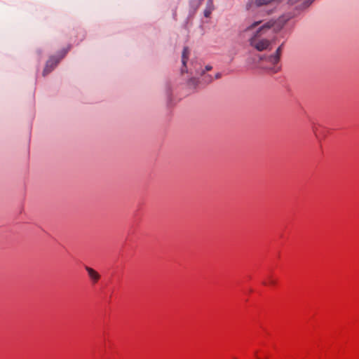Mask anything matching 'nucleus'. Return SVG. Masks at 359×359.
Wrapping results in <instances>:
<instances>
[{"label":"nucleus","instance_id":"f8f14e48","mask_svg":"<svg viewBox=\"0 0 359 359\" xmlns=\"http://www.w3.org/2000/svg\"><path fill=\"white\" fill-rule=\"evenodd\" d=\"M203 0H191L190 1L191 7L194 9V11H196L198 8L201 4Z\"/></svg>","mask_w":359,"mask_h":359},{"label":"nucleus","instance_id":"f257e3e1","mask_svg":"<svg viewBox=\"0 0 359 359\" xmlns=\"http://www.w3.org/2000/svg\"><path fill=\"white\" fill-rule=\"evenodd\" d=\"M275 24V21L270 20L262 26L254 33V34L249 39L250 45L258 51H263L269 49L271 45V41L264 38L263 36L266 34Z\"/></svg>","mask_w":359,"mask_h":359},{"label":"nucleus","instance_id":"423d86ee","mask_svg":"<svg viewBox=\"0 0 359 359\" xmlns=\"http://www.w3.org/2000/svg\"><path fill=\"white\" fill-rule=\"evenodd\" d=\"M85 269L88 272V274L90 278L91 279V280L94 283H97L100 278V274L96 271H95L93 269H92L89 266H86Z\"/></svg>","mask_w":359,"mask_h":359},{"label":"nucleus","instance_id":"ddd939ff","mask_svg":"<svg viewBox=\"0 0 359 359\" xmlns=\"http://www.w3.org/2000/svg\"><path fill=\"white\" fill-rule=\"evenodd\" d=\"M261 23H262V20L255 21L253 23H252L251 25H250L249 26H248L245 28V32L250 31V30L255 29L258 25H259Z\"/></svg>","mask_w":359,"mask_h":359},{"label":"nucleus","instance_id":"7ed1b4c3","mask_svg":"<svg viewBox=\"0 0 359 359\" xmlns=\"http://www.w3.org/2000/svg\"><path fill=\"white\" fill-rule=\"evenodd\" d=\"M271 59V55L264 58L261 57L259 67L267 70L270 73H276L280 70V66L278 65L279 62H273Z\"/></svg>","mask_w":359,"mask_h":359},{"label":"nucleus","instance_id":"20e7f679","mask_svg":"<svg viewBox=\"0 0 359 359\" xmlns=\"http://www.w3.org/2000/svg\"><path fill=\"white\" fill-rule=\"evenodd\" d=\"M63 56L64 55L60 56V57H57L55 56L50 57L46 62V66L43 70V76H46L47 74L51 72L59 63L60 60L63 57Z\"/></svg>","mask_w":359,"mask_h":359},{"label":"nucleus","instance_id":"6e6552de","mask_svg":"<svg viewBox=\"0 0 359 359\" xmlns=\"http://www.w3.org/2000/svg\"><path fill=\"white\" fill-rule=\"evenodd\" d=\"M214 9L215 6L213 4V0H208L206 4V7L204 10V16L205 18H209Z\"/></svg>","mask_w":359,"mask_h":359},{"label":"nucleus","instance_id":"39448f33","mask_svg":"<svg viewBox=\"0 0 359 359\" xmlns=\"http://www.w3.org/2000/svg\"><path fill=\"white\" fill-rule=\"evenodd\" d=\"M314 0H288L289 5L294 6L297 10H303L309 6Z\"/></svg>","mask_w":359,"mask_h":359},{"label":"nucleus","instance_id":"9b49d317","mask_svg":"<svg viewBox=\"0 0 359 359\" xmlns=\"http://www.w3.org/2000/svg\"><path fill=\"white\" fill-rule=\"evenodd\" d=\"M189 54V48L187 47H184L183 48L182 55V65H184V67L187 62Z\"/></svg>","mask_w":359,"mask_h":359},{"label":"nucleus","instance_id":"1a4fd4ad","mask_svg":"<svg viewBox=\"0 0 359 359\" xmlns=\"http://www.w3.org/2000/svg\"><path fill=\"white\" fill-rule=\"evenodd\" d=\"M282 46H280L275 51V53L271 55V60L272 62H279L280 61V55H281V52H282Z\"/></svg>","mask_w":359,"mask_h":359},{"label":"nucleus","instance_id":"2eb2a0df","mask_svg":"<svg viewBox=\"0 0 359 359\" xmlns=\"http://www.w3.org/2000/svg\"><path fill=\"white\" fill-rule=\"evenodd\" d=\"M188 72V70H187V65H185V67L183 65V67L181 69V74H184V73H187Z\"/></svg>","mask_w":359,"mask_h":359},{"label":"nucleus","instance_id":"4468645a","mask_svg":"<svg viewBox=\"0 0 359 359\" xmlns=\"http://www.w3.org/2000/svg\"><path fill=\"white\" fill-rule=\"evenodd\" d=\"M199 82L198 79L196 77H192L189 80V83L192 84L194 86H197Z\"/></svg>","mask_w":359,"mask_h":359},{"label":"nucleus","instance_id":"9d476101","mask_svg":"<svg viewBox=\"0 0 359 359\" xmlns=\"http://www.w3.org/2000/svg\"><path fill=\"white\" fill-rule=\"evenodd\" d=\"M177 91H166V97L168 99V102L170 104H174L178 101L176 100L177 97Z\"/></svg>","mask_w":359,"mask_h":359},{"label":"nucleus","instance_id":"dca6fc26","mask_svg":"<svg viewBox=\"0 0 359 359\" xmlns=\"http://www.w3.org/2000/svg\"><path fill=\"white\" fill-rule=\"evenodd\" d=\"M275 283H276L275 280H273L271 278H269V281H268L269 284L273 285V284H275ZM264 284H267V283H264Z\"/></svg>","mask_w":359,"mask_h":359},{"label":"nucleus","instance_id":"f03ea898","mask_svg":"<svg viewBox=\"0 0 359 359\" xmlns=\"http://www.w3.org/2000/svg\"><path fill=\"white\" fill-rule=\"evenodd\" d=\"M280 1L281 0H248L246 3L245 7L248 11L254 12L259 8L273 6Z\"/></svg>","mask_w":359,"mask_h":359},{"label":"nucleus","instance_id":"0eeeda50","mask_svg":"<svg viewBox=\"0 0 359 359\" xmlns=\"http://www.w3.org/2000/svg\"><path fill=\"white\" fill-rule=\"evenodd\" d=\"M212 69L211 66L207 65L205 67V69L198 72V70H196L195 74H201L203 76V80L204 81V83H210L212 81V79L209 75H205V71H210Z\"/></svg>","mask_w":359,"mask_h":359},{"label":"nucleus","instance_id":"f3484780","mask_svg":"<svg viewBox=\"0 0 359 359\" xmlns=\"http://www.w3.org/2000/svg\"><path fill=\"white\" fill-rule=\"evenodd\" d=\"M219 77H220V74L219 73L216 74L215 78L217 79V78H219Z\"/></svg>","mask_w":359,"mask_h":359},{"label":"nucleus","instance_id":"a211bd4d","mask_svg":"<svg viewBox=\"0 0 359 359\" xmlns=\"http://www.w3.org/2000/svg\"><path fill=\"white\" fill-rule=\"evenodd\" d=\"M271 11H266V12L265 13V14H266V15H269V14L271 13Z\"/></svg>","mask_w":359,"mask_h":359}]
</instances>
